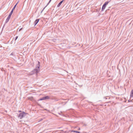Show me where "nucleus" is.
<instances>
[{"label": "nucleus", "instance_id": "14", "mask_svg": "<svg viewBox=\"0 0 133 133\" xmlns=\"http://www.w3.org/2000/svg\"><path fill=\"white\" fill-rule=\"evenodd\" d=\"M10 56H14L15 55H14V54L13 53H12L10 54Z\"/></svg>", "mask_w": 133, "mask_h": 133}, {"label": "nucleus", "instance_id": "19", "mask_svg": "<svg viewBox=\"0 0 133 133\" xmlns=\"http://www.w3.org/2000/svg\"><path fill=\"white\" fill-rule=\"evenodd\" d=\"M80 128H79L78 130H80Z\"/></svg>", "mask_w": 133, "mask_h": 133}, {"label": "nucleus", "instance_id": "7", "mask_svg": "<svg viewBox=\"0 0 133 133\" xmlns=\"http://www.w3.org/2000/svg\"><path fill=\"white\" fill-rule=\"evenodd\" d=\"M63 0L61 1L59 3V4H58V5H57V7H59L61 5V4H62V2H63Z\"/></svg>", "mask_w": 133, "mask_h": 133}, {"label": "nucleus", "instance_id": "4", "mask_svg": "<svg viewBox=\"0 0 133 133\" xmlns=\"http://www.w3.org/2000/svg\"><path fill=\"white\" fill-rule=\"evenodd\" d=\"M39 19H36L35 21L34 22V24L35 26L36 24L38 23V22H39Z\"/></svg>", "mask_w": 133, "mask_h": 133}, {"label": "nucleus", "instance_id": "17", "mask_svg": "<svg viewBox=\"0 0 133 133\" xmlns=\"http://www.w3.org/2000/svg\"><path fill=\"white\" fill-rule=\"evenodd\" d=\"M58 114L60 115H61V113H58Z\"/></svg>", "mask_w": 133, "mask_h": 133}, {"label": "nucleus", "instance_id": "20", "mask_svg": "<svg viewBox=\"0 0 133 133\" xmlns=\"http://www.w3.org/2000/svg\"><path fill=\"white\" fill-rule=\"evenodd\" d=\"M19 111V112H21V111Z\"/></svg>", "mask_w": 133, "mask_h": 133}, {"label": "nucleus", "instance_id": "8", "mask_svg": "<svg viewBox=\"0 0 133 133\" xmlns=\"http://www.w3.org/2000/svg\"><path fill=\"white\" fill-rule=\"evenodd\" d=\"M44 97L45 100L46 99H49L50 98V96H46Z\"/></svg>", "mask_w": 133, "mask_h": 133}, {"label": "nucleus", "instance_id": "6", "mask_svg": "<svg viewBox=\"0 0 133 133\" xmlns=\"http://www.w3.org/2000/svg\"><path fill=\"white\" fill-rule=\"evenodd\" d=\"M130 97V98L133 97V89L131 91Z\"/></svg>", "mask_w": 133, "mask_h": 133}, {"label": "nucleus", "instance_id": "16", "mask_svg": "<svg viewBox=\"0 0 133 133\" xmlns=\"http://www.w3.org/2000/svg\"><path fill=\"white\" fill-rule=\"evenodd\" d=\"M22 28H21L19 30V31H21V30H22Z\"/></svg>", "mask_w": 133, "mask_h": 133}, {"label": "nucleus", "instance_id": "5", "mask_svg": "<svg viewBox=\"0 0 133 133\" xmlns=\"http://www.w3.org/2000/svg\"><path fill=\"white\" fill-rule=\"evenodd\" d=\"M11 17L10 16H8L7 19H6V21H5V23H7L8 21H9L10 19V18Z\"/></svg>", "mask_w": 133, "mask_h": 133}, {"label": "nucleus", "instance_id": "11", "mask_svg": "<svg viewBox=\"0 0 133 133\" xmlns=\"http://www.w3.org/2000/svg\"><path fill=\"white\" fill-rule=\"evenodd\" d=\"M51 0H50L49 2L47 4V5L43 9V10H42V11L50 3V2H51Z\"/></svg>", "mask_w": 133, "mask_h": 133}, {"label": "nucleus", "instance_id": "13", "mask_svg": "<svg viewBox=\"0 0 133 133\" xmlns=\"http://www.w3.org/2000/svg\"><path fill=\"white\" fill-rule=\"evenodd\" d=\"M73 131L74 132H75L76 133H81L79 131Z\"/></svg>", "mask_w": 133, "mask_h": 133}, {"label": "nucleus", "instance_id": "3", "mask_svg": "<svg viewBox=\"0 0 133 133\" xmlns=\"http://www.w3.org/2000/svg\"><path fill=\"white\" fill-rule=\"evenodd\" d=\"M108 2H106L103 5L102 9V11H103L104 10L106 7V5H107L108 4Z\"/></svg>", "mask_w": 133, "mask_h": 133}, {"label": "nucleus", "instance_id": "15", "mask_svg": "<svg viewBox=\"0 0 133 133\" xmlns=\"http://www.w3.org/2000/svg\"><path fill=\"white\" fill-rule=\"evenodd\" d=\"M18 38V36H17L16 38H15V40L16 41Z\"/></svg>", "mask_w": 133, "mask_h": 133}, {"label": "nucleus", "instance_id": "12", "mask_svg": "<svg viewBox=\"0 0 133 133\" xmlns=\"http://www.w3.org/2000/svg\"><path fill=\"white\" fill-rule=\"evenodd\" d=\"M17 4V3L14 6V8H13L12 9V10L13 11H14V9L15 8H16V5Z\"/></svg>", "mask_w": 133, "mask_h": 133}, {"label": "nucleus", "instance_id": "9", "mask_svg": "<svg viewBox=\"0 0 133 133\" xmlns=\"http://www.w3.org/2000/svg\"><path fill=\"white\" fill-rule=\"evenodd\" d=\"M45 99L44 98V97H42V98H40L39 100L38 101H42V100H45Z\"/></svg>", "mask_w": 133, "mask_h": 133}, {"label": "nucleus", "instance_id": "2", "mask_svg": "<svg viewBox=\"0 0 133 133\" xmlns=\"http://www.w3.org/2000/svg\"><path fill=\"white\" fill-rule=\"evenodd\" d=\"M26 114L25 112H23L20 113L18 116V117L20 119H22L25 116Z\"/></svg>", "mask_w": 133, "mask_h": 133}, {"label": "nucleus", "instance_id": "1", "mask_svg": "<svg viewBox=\"0 0 133 133\" xmlns=\"http://www.w3.org/2000/svg\"><path fill=\"white\" fill-rule=\"evenodd\" d=\"M38 63L36 66V69H34L32 71L33 74L37 73L39 72V68L40 66V63L39 61H38Z\"/></svg>", "mask_w": 133, "mask_h": 133}, {"label": "nucleus", "instance_id": "18", "mask_svg": "<svg viewBox=\"0 0 133 133\" xmlns=\"http://www.w3.org/2000/svg\"><path fill=\"white\" fill-rule=\"evenodd\" d=\"M3 68H2V69H1V70H2V71H3Z\"/></svg>", "mask_w": 133, "mask_h": 133}, {"label": "nucleus", "instance_id": "10", "mask_svg": "<svg viewBox=\"0 0 133 133\" xmlns=\"http://www.w3.org/2000/svg\"><path fill=\"white\" fill-rule=\"evenodd\" d=\"M13 11L12 10L11 11V12H10V14H9V15L8 16L11 17V15L13 13Z\"/></svg>", "mask_w": 133, "mask_h": 133}]
</instances>
